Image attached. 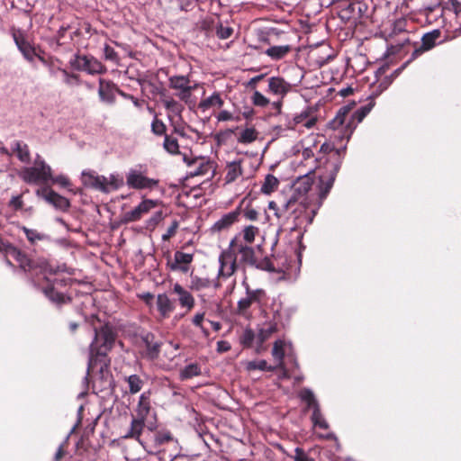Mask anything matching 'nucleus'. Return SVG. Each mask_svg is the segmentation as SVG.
Instances as JSON below:
<instances>
[{
	"mask_svg": "<svg viewBox=\"0 0 461 461\" xmlns=\"http://www.w3.org/2000/svg\"><path fill=\"white\" fill-rule=\"evenodd\" d=\"M59 70L64 75V83L65 84H67L68 86H71L73 84H77V85L79 84V76L77 74L69 73L68 71H67L66 69H63V68H59Z\"/></svg>",
	"mask_w": 461,
	"mask_h": 461,
	"instance_id": "obj_57",
	"label": "nucleus"
},
{
	"mask_svg": "<svg viewBox=\"0 0 461 461\" xmlns=\"http://www.w3.org/2000/svg\"><path fill=\"white\" fill-rule=\"evenodd\" d=\"M242 159L228 162L225 167V182L230 184L243 175Z\"/></svg>",
	"mask_w": 461,
	"mask_h": 461,
	"instance_id": "obj_29",
	"label": "nucleus"
},
{
	"mask_svg": "<svg viewBox=\"0 0 461 461\" xmlns=\"http://www.w3.org/2000/svg\"><path fill=\"white\" fill-rule=\"evenodd\" d=\"M50 182L51 184L59 185L62 187H68L71 185L69 179L64 175H59L56 176L52 175V178L50 179Z\"/></svg>",
	"mask_w": 461,
	"mask_h": 461,
	"instance_id": "obj_59",
	"label": "nucleus"
},
{
	"mask_svg": "<svg viewBox=\"0 0 461 461\" xmlns=\"http://www.w3.org/2000/svg\"><path fill=\"white\" fill-rule=\"evenodd\" d=\"M81 180L85 186L107 194V188L104 185V176H99L95 171H83Z\"/></svg>",
	"mask_w": 461,
	"mask_h": 461,
	"instance_id": "obj_16",
	"label": "nucleus"
},
{
	"mask_svg": "<svg viewBox=\"0 0 461 461\" xmlns=\"http://www.w3.org/2000/svg\"><path fill=\"white\" fill-rule=\"evenodd\" d=\"M10 206L14 210H21L23 206V201L21 195L14 196L10 201Z\"/></svg>",
	"mask_w": 461,
	"mask_h": 461,
	"instance_id": "obj_63",
	"label": "nucleus"
},
{
	"mask_svg": "<svg viewBox=\"0 0 461 461\" xmlns=\"http://www.w3.org/2000/svg\"><path fill=\"white\" fill-rule=\"evenodd\" d=\"M70 66L78 71L89 75H98L106 72L105 66L93 56L76 54L69 61Z\"/></svg>",
	"mask_w": 461,
	"mask_h": 461,
	"instance_id": "obj_7",
	"label": "nucleus"
},
{
	"mask_svg": "<svg viewBox=\"0 0 461 461\" xmlns=\"http://www.w3.org/2000/svg\"><path fill=\"white\" fill-rule=\"evenodd\" d=\"M151 410V402L149 393H143L139 398V402L136 407V415L137 417L147 420L148 415L149 414Z\"/></svg>",
	"mask_w": 461,
	"mask_h": 461,
	"instance_id": "obj_31",
	"label": "nucleus"
},
{
	"mask_svg": "<svg viewBox=\"0 0 461 461\" xmlns=\"http://www.w3.org/2000/svg\"><path fill=\"white\" fill-rule=\"evenodd\" d=\"M312 109L309 107L306 108L294 117L293 122H289L287 128L294 129L297 124H303V126L308 129L313 127L317 122V119L316 117L312 116Z\"/></svg>",
	"mask_w": 461,
	"mask_h": 461,
	"instance_id": "obj_25",
	"label": "nucleus"
},
{
	"mask_svg": "<svg viewBox=\"0 0 461 461\" xmlns=\"http://www.w3.org/2000/svg\"><path fill=\"white\" fill-rule=\"evenodd\" d=\"M278 185V179L275 176L268 174L261 186V192L266 194H270L277 188Z\"/></svg>",
	"mask_w": 461,
	"mask_h": 461,
	"instance_id": "obj_42",
	"label": "nucleus"
},
{
	"mask_svg": "<svg viewBox=\"0 0 461 461\" xmlns=\"http://www.w3.org/2000/svg\"><path fill=\"white\" fill-rule=\"evenodd\" d=\"M243 216L248 221H255L258 219V212L250 206H247L243 211Z\"/></svg>",
	"mask_w": 461,
	"mask_h": 461,
	"instance_id": "obj_60",
	"label": "nucleus"
},
{
	"mask_svg": "<svg viewBox=\"0 0 461 461\" xmlns=\"http://www.w3.org/2000/svg\"><path fill=\"white\" fill-rule=\"evenodd\" d=\"M294 452V461H312L303 448L296 447Z\"/></svg>",
	"mask_w": 461,
	"mask_h": 461,
	"instance_id": "obj_61",
	"label": "nucleus"
},
{
	"mask_svg": "<svg viewBox=\"0 0 461 461\" xmlns=\"http://www.w3.org/2000/svg\"><path fill=\"white\" fill-rule=\"evenodd\" d=\"M346 147L336 149L334 145L324 142L319 150L316 162L321 170L319 176V199L320 203L327 197L333 186L338 172L340 169Z\"/></svg>",
	"mask_w": 461,
	"mask_h": 461,
	"instance_id": "obj_4",
	"label": "nucleus"
},
{
	"mask_svg": "<svg viewBox=\"0 0 461 461\" xmlns=\"http://www.w3.org/2000/svg\"><path fill=\"white\" fill-rule=\"evenodd\" d=\"M57 283V279L50 282L45 287L42 288V293L50 301L58 306L70 303L71 298L69 296H67L63 293L56 290L55 285Z\"/></svg>",
	"mask_w": 461,
	"mask_h": 461,
	"instance_id": "obj_19",
	"label": "nucleus"
},
{
	"mask_svg": "<svg viewBox=\"0 0 461 461\" xmlns=\"http://www.w3.org/2000/svg\"><path fill=\"white\" fill-rule=\"evenodd\" d=\"M184 161L189 168V174L194 176H205L213 171V163L203 157L188 158L184 156Z\"/></svg>",
	"mask_w": 461,
	"mask_h": 461,
	"instance_id": "obj_12",
	"label": "nucleus"
},
{
	"mask_svg": "<svg viewBox=\"0 0 461 461\" xmlns=\"http://www.w3.org/2000/svg\"><path fill=\"white\" fill-rule=\"evenodd\" d=\"M14 40L19 50L23 53V57L28 61L32 62L34 56L36 55L34 48L22 34H14Z\"/></svg>",
	"mask_w": 461,
	"mask_h": 461,
	"instance_id": "obj_30",
	"label": "nucleus"
},
{
	"mask_svg": "<svg viewBox=\"0 0 461 461\" xmlns=\"http://www.w3.org/2000/svg\"><path fill=\"white\" fill-rule=\"evenodd\" d=\"M439 36L440 32L438 30H433L430 32L425 33L421 38V45L412 51L410 60H408L401 68L394 70L393 76L397 77L411 60L417 59L423 52L431 50L435 46L436 41L438 39Z\"/></svg>",
	"mask_w": 461,
	"mask_h": 461,
	"instance_id": "obj_9",
	"label": "nucleus"
},
{
	"mask_svg": "<svg viewBox=\"0 0 461 461\" xmlns=\"http://www.w3.org/2000/svg\"><path fill=\"white\" fill-rule=\"evenodd\" d=\"M254 341L257 342V336L251 329H246L240 337V344L247 348H252Z\"/></svg>",
	"mask_w": 461,
	"mask_h": 461,
	"instance_id": "obj_45",
	"label": "nucleus"
},
{
	"mask_svg": "<svg viewBox=\"0 0 461 461\" xmlns=\"http://www.w3.org/2000/svg\"><path fill=\"white\" fill-rule=\"evenodd\" d=\"M173 291L178 295V302L181 307L186 308L190 312L194 307V298L190 292L185 290L178 283L174 285Z\"/></svg>",
	"mask_w": 461,
	"mask_h": 461,
	"instance_id": "obj_27",
	"label": "nucleus"
},
{
	"mask_svg": "<svg viewBox=\"0 0 461 461\" xmlns=\"http://www.w3.org/2000/svg\"><path fill=\"white\" fill-rule=\"evenodd\" d=\"M168 86L170 89L177 91L176 96L180 101L188 105L192 104V100H190L189 76L175 75L169 77Z\"/></svg>",
	"mask_w": 461,
	"mask_h": 461,
	"instance_id": "obj_8",
	"label": "nucleus"
},
{
	"mask_svg": "<svg viewBox=\"0 0 461 461\" xmlns=\"http://www.w3.org/2000/svg\"><path fill=\"white\" fill-rule=\"evenodd\" d=\"M163 104L168 112L174 113L175 115H180L185 109L184 105L178 101L175 100L173 97L164 99Z\"/></svg>",
	"mask_w": 461,
	"mask_h": 461,
	"instance_id": "obj_44",
	"label": "nucleus"
},
{
	"mask_svg": "<svg viewBox=\"0 0 461 461\" xmlns=\"http://www.w3.org/2000/svg\"><path fill=\"white\" fill-rule=\"evenodd\" d=\"M220 268L218 278L230 277L239 267L246 266L264 268L258 264L255 250L249 245L243 243L240 237H234L229 247L222 250L219 257Z\"/></svg>",
	"mask_w": 461,
	"mask_h": 461,
	"instance_id": "obj_3",
	"label": "nucleus"
},
{
	"mask_svg": "<svg viewBox=\"0 0 461 461\" xmlns=\"http://www.w3.org/2000/svg\"><path fill=\"white\" fill-rule=\"evenodd\" d=\"M230 348H231V346H230V342H228L226 340H219L217 342V352L218 353L228 352L230 350Z\"/></svg>",
	"mask_w": 461,
	"mask_h": 461,
	"instance_id": "obj_64",
	"label": "nucleus"
},
{
	"mask_svg": "<svg viewBox=\"0 0 461 461\" xmlns=\"http://www.w3.org/2000/svg\"><path fill=\"white\" fill-rule=\"evenodd\" d=\"M291 90V85L284 78L272 77L268 79V91L282 98Z\"/></svg>",
	"mask_w": 461,
	"mask_h": 461,
	"instance_id": "obj_26",
	"label": "nucleus"
},
{
	"mask_svg": "<svg viewBox=\"0 0 461 461\" xmlns=\"http://www.w3.org/2000/svg\"><path fill=\"white\" fill-rule=\"evenodd\" d=\"M141 339L146 348V357L149 359H157L160 354L162 342L156 339V336L151 332H147L141 337Z\"/></svg>",
	"mask_w": 461,
	"mask_h": 461,
	"instance_id": "obj_20",
	"label": "nucleus"
},
{
	"mask_svg": "<svg viewBox=\"0 0 461 461\" xmlns=\"http://www.w3.org/2000/svg\"><path fill=\"white\" fill-rule=\"evenodd\" d=\"M173 440V436L170 431L158 430L154 436V443L156 447H160L166 443Z\"/></svg>",
	"mask_w": 461,
	"mask_h": 461,
	"instance_id": "obj_47",
	"label": "nucleus"
},
{
	"mask_svg": "<svg viewBox=\"0 0 461 461\" xmlns=\"http://www.w3.org/2000/svg\"><path fill=\"white\" fill-rule=\"evenodd\" d=\"M201 373V366L197 363H192L181 369L179 377L181 381H185L198 376Z\"/></svg>",
	"mask_w": 461,
	"mask_h": 461,
	"instance_id": "obj_37",
	"label": "nucleus"
},
{
	"mask_svg": "<svg viewBox=\"0 0 461 461\" xmlns=\"http://www.w3.org/2000/svg\"><path fill=\"white\" fill-rule=\"evenodd\" d=\"M104 59L106 60H110L114 63L119 62L120 59H119L118 53L113 50V48H112L108 44H105V46L104 48Z\"/></svg>",
	"mask_w": 461,
	"mask_h": 461,
	"instance_id": "obj_56",
	"label": "nucleus"
},
{
	"mask_svg": "<svg viewBox=\"0 0 461 461\" xmlns=\"http://www.w3.org/2000/svg\"><path fill=\"white\" fill-rule=\"evenodd\" d=\"M21 230L25 234L28 241L32 245H34L37 241L43 240L46 238V236L44 234L40 233L38 230H33V229H29L25 226H22Z\"/></svg>",
	"mask_w": 461,
	"mask_h": 461,
	"instance_id": "obj_46",
	"label": "nucleus"
},
{
	"mask_svg": "<svg viewBox=\"0 0 461 461\" xmlns=\"http://www.w3.org/2000/svg\"><path fill=\"white\" fill-rule=\"evenodd\" d=\"M81 180L85 186L107 194V188L104 185V176H99L95 171H83Z\"/></svg>",
	"mask_w": 461,
	"mask_h": 461,
	"instance_id": "obj_17",
	"label": "nucleus"
},
{
	"mask_svg": "<svg viewBox=\"0 0 461 461\" xmlns=\"http://www.w3.org/2000/svg\"><path fill=\"white\" fill-rule=\"evenodd\" d=\"M258 233V228L249 225L244 228L242 233L238 235L243 243L249 245L254 242L256 235Z\"/></svg>",
	"mask_w": 461,
	"mask_h": 461,
	"instance_id": "obj_43",
	"label": "nucleus"
},
{
	"mask_svg": "<svg viewBox=\"0 0 461 461\" xmlns=\"http://www.w3.org/2000/svg\"><path fill=\"white\" fill-rule=\"evenodd\" d=\"M194 260V255L189 253H184L182 251H176L174 254V262L170 264V269L173 271H181L182 273H187L189 266Z\"/></svg>",
	"mask_w": 461,
	"mask_h": 461,
	"instance_id": "obj_24",
	"label": "nucleus"
},
{
	"mask_svg": "<svg viewBox=\"0 0 461 461\" xmlns=\"http://www.w3.org/2000/svg\"><path fill=\"white\" fill-rule=\"evenodd\" d=\"M89 323L95 336L88 348L87 369L85 380L94 382V387L99 384L98 390L103 391L111 386L113 375L110 372L111 358L109 352L114 346L116 333L112 325L104 322L97 315H91Z\"/></svg>",
	"mask_w": 461,
	"mask_h": 461,
	"instance_id": "obj_2",
	"label": "nucleus"
},
{
	"mask_svg": "<svg viewBox=\"0 0 461 461\" xmlns=\"http://www.w3.org/2000/svg\"><path fill=\"white\" fill-rule=\"evenodd\" d=\"M311 419L315 427H319L323 429H327L329 428V424L325 420L321 413V408L313 410Z\"/></svg>",
	"mask_w": 461,
	"mask_h": 461,
	"instance_id": "obj_48",
	"label": "nucleus"
},
{
	"mask_svg": "<svg viewBox=\"0 0 461 461\" xmlns=\"http://www.w3.org/2000/svg\"><path fill=\"white\" fill-rule=\"evenodd\" d=\"M313 182L312 172L299 176L294 183L291 194L277 197L268 203V209L274 212L278 221V233L295 232L299 243L306 227L312 223L317 213V209L310 206L306 196Z\"/></svg>",
	"mask_w": 461,
	"mask_h": 461,
	"instance_id": "obj_1",
	"label": "nucleus"
},
{
	"mask_svg": "<svg viewBox=\"0 0 461 461\" xmlns=\"http://www.w3.org/2000/svg\"><path fill=\"white\" fill-rule=\"evenodd\" d=\"M145 420L131 415L130 428L122 438L124 439H134L142 444L140 437L145 428Z\"/></svg>",
	"mask_w": 461,
	"mask_h": 461,
	"instance_id": "obj_22",
	"label": "nucleus"
},
{
	"mask_svg": "<svg viewBox=\"0 0 461 461\" xmlns=\"http://www.w3.org/2000/svg\"><path fill=\"white\" fill-rule=\"evenodd\" d=\"M299 397L306 404V410H317L320 407L318 401L316 400L314 393L311 389L303 388L299 393Z\"/></svg>",
	"mask_w": 461,
	"mask_h": 461,
	"instance_id": "obj_34",
	"label": "nucleus"
},
{
	"mask_svg": "<svg viewBox=\"0 0 461 461\" xmlns=\"http://www.w3.org/2000/svg\"><path fill=\"white\" fill-rule=\"evenodd\" d=\"M151 131L157 136H165L167 135V126L156 116L151 123Z\"/></svg>",
	"mask_w": 461,
	"mask_h": 461,
	"instance_id": "obj_51",
	"label": "nucleus"
},
{
	"mask_svg": "<svg viewBox=\"0 0 461 461\" xmlns=\"http://www.w3.org/2000/svg\"><path fill=\"white\" fill-rule=\"evenodd\" d=\"M266 299V292L263 289L252 290L249 285L246 286V297L238 302V310L240 312H245L250 306L257 303H261Z\"/></svg>",
	"mask_w": 461,
	"mask_h": 461,
	"instance_id": "obj_15",
	"label": "nucleus"
},
{
	"mask_svg": "<svg viewBox=\"0 0 461 461\" xmlns=\"http://www.w3.org/2000/svg\"><path fill=\"white\" fill-rule=\"evenodd\" d=\"M118 86L110 80L99 78L98 95L101 101L107 104H113L115 102V93Z\"/></svg>",
	"mask_w": 461,
	"mask_h": 461,
	"instance_id": "obj_18",
	"label": "nucleus"
},
{
	"mask_svg": "<svg viewBox=\"0 0 461 461\" xmlns=\"http://www.w3.org/2000/svg\"><path fill=\"white\" fill-rule=\"evenodd\" d=\"M158 205V201L151 199L142 200L134 209L122 214L121 221L127 224L140 221L145 214L149 213Z\"/></svg>",
	"mask_w": 461,
	"mask_h": 461,
	"instance_id": "obj_10",
	"label": "nucleus"
},
{
	"mask_svg": "<svg viewBox=\"0 0 461 461\" xmlns=\"http://www.w3.org/2000/svg\"><path fill=\"white\" fill-rule=\"evenodd\" d=\"M13 152L16 154L18 159L23 163H30L31 153L29 147L26 143L20 140H15L13 144Z\"/></svg>",
	"mask_w": 461,
	"mask_h": 461,
	"instance_id": "obj_32",
	"label": "nucleus"
},
{
	"mask_svg": "<svg viewBox=\"0 0 461 461\" xmlns=\"http://www.w3.org/2000/svg\"><path fill=\"white\" fill-rule=\"evenodd\" d=\"M277 323L269 321L263 324V326L258 330V333L257 335V346L256 352L260 353L264 349V343L276 332H277Z\"/></svg>",
	"mask_w": 461,
	"mask_h": 461,
	"instance_id": "obj_23",
	"label": "nucleus"
},
{
	"mask_svg": "<svg viewBox=\"0 0 461 461\" xmlns=\"http://www.w3.org/2000/svg\"><path fill=\"white\" fill-rule=\"evenodd\" d=\"M373 106L374 104L371 102L355 112L348 105L339 108L336 116L329 122V127L335 132L334 138L348 140L357 125L363 121Z\"/></svg>",
	"mask_w": 461,
	"mask_h": 461,
	"instance_id": "obj_5",
	"label": "nucleus"
},
{
	"mask_svg": "<svg viewBox=\"0 0 461 461\" xmlns=\"http://www.w3.org/2000/svg\"><path fill=\"white\" fill-rule=\"evenodd\" d=\"M258 132L253 127L246 128L243 130L238 137V141L242 144H249L255 141L258 139Z\"/></svg>",
	"mask_w": 461,
	"mask_h": 461,
	"instance_id": "obj_41",
	"label": "nucleus"
},
{
	"mask_svg": "<svg viewBox=\"0 0 461 461\" xmlns=\"http://www.w3.org/2000/svg\"><path fill=\"white\" fill-rule=\"evenodd\" d=\"M251 100L254 105L259 107H266L269 104V100L258 91L254 92Z\"/></svg>",
	"mask_w": 461,
	"mask_h": 461,
	"instance_id": "obj_55",
	"label": "nucleus"
},
{
	"mask_svg": "<svg viewBox=\"0 0 461 461\" xmlns=\"http://www.w3.org/2000/svg\"><path fill=\"white\" fill-rule=\"evenodd\" d=\"M233 33V29L230 26L220 23L216 27V35L221 40L229 39Z\"/></svg>",
	"mask_w": 461,
	"mask_h": 461,
	"instance_id": "obj_53",
	"label": "nucleus"
},
{
	"mask_svg": "<svg viewBox=\"0 0 461 461\" xmlns=\"http://www.w3.org/2000/svg\"><path fill=\"white\" fill-rule=\"evenodd\" d=\"M240 213L241 209L240 207H238L234 211L224 214L221 219L214 222L211 230L212 232H221L224 230H228L232 224L239 221Z\"/></svg>",
	"mask_w": 461,
	"mask_h": 461,
	"instance_id": "obj_21",
	"label": "nucleus"
},
{
	"mask_svg": "<svg viewBox=\"0 0 461 461\" xmlns=\"http://www.w3.org/2000/svg\"><path fill=\"white\" fill-rule=\"evenodd\" d=\"M126 183L130 188L142 190L153 189L158 185V180L145 176L141 172L131 170L126 176Z\"/></svg>",
	"mask_w": 461,
	"mask_h": 461,
	"instance_id": "obj_13",
	"label": "nucleus"
},
{
	"mask_svg": "<svg viewBox=\"0 0 461 461\" xmlns=\"http://www.w3.org/2000/svg\"><path fill=\"white\" fill-rule=\"evenodd\" d=\"M404 25H405V21L404 20H399V21H397L394 23L393 31V33L402 32V36H403L402 39V42L401 44H398V46L401 47V48L404 47L406 43L410 42V40H409V37H408V33L404 30Z\"/></svg>",
	"mask_w": 461,
	"mask_h": 461,
	"instance_id": "obj_50",
	"label": "nucleus"
},
{
	"mask_svg": "<svg viewBox=\"0 0 461 461\" xmlns=\"http://www.w3.org/2000/svg\"><path fill=\"white\" fill-rule=\"evenodd\" d=\"M284 347H285L284 341L281 340V339H278V340L275 341L274 346H273V349H272L273 357L276 360L279 361L280 365L283 364V360H284V357H285Z\"/></svg>",
	"mask_w": 461,
	"mask_h": 461,
	"instance_id": "obj_49",
	"label": "nucleus"
},
{
	"mask_svg": "<svg viewBox=\"0 0 461 461\" xmlns=\"http://www.w3.org/2000/svg\"><path fill=\"white\" fill-rule=\"evenodd\" d=\"M179 228V221L177 220H174L171 225L167 228V231L162 235L163 241L170 240L176 234Z\"/></svg>",
	"mask_w": 461,
	"mask_h": 461,
	"instance_id": "obj_54",
	"label": "nucleus"
},
{
	"mask_svg": "<svg viewBox=\"0 0 461 461\" xmlns=\"http://www.w3.org/2000/svg\"><path fill=\"white\" fill-rule=\"evenodd\" d=\"M125 381L129 385V391L131 394L139 393L144 384V381L138 375H131L125 377Z\"/></svg>",
	"mask_w": 461,
	"mask_h": 461,
	"instance_id": "obj_40",
	"label": "nucleus"
},
{
	"mask_svg": "<svg viewBox=\"0 0 461 461\" xmlns=\"http://www.w3.org/2000/svg\"><path fill=\"white\" fill-rule=\"evenodd\" d=\"M157 308L162 319H167L175 310V304L166 294L157 296Z\"/></svg>",
	"mask_w": 461,
	"mask_h": 461,
	"instance_id": "obj_28",
	"label": "nucleus"
},
{
	"mask_svg": "<svg viewBox=\"0 0 461 461\" xmlns=\"http://www.w3.org/2000/svg\"><path fill=\"white\" fill-rule=\"evenodd\" d=\"M212 285V281L206 277H200L198 276H190V289L193 291H202L203 289L209 288Z\"/></svg>",
	"mask_w": 461,
	"mask_h": 461,
	"instance_id": "obj_35",
	"label": "nucleus"
},
{
	"mask_svg": "<svg viewBox=\"0 0 461 461\" xmlns=\"http://www.w3.org/2000/svg\"><path fill=\"white\" fill-rule=\"evenodd\" d=\"M163 147L170 154L176 155L179 153V144L177 139L171 134L164 136Z\"/></svg>",
	"mask_w": 461,
	"mask_h": 461,
	"instance_id": "obj_39",
	"label": "nucleus"
},
{
	"mask_svg": "<svg viewBox=\"0 0 461 461\" xmlns=\"http://www.w3.org/2000/svg\"><path fill=\"white\" fill-rule=\"evenodd\" d=\"M163 220V212L158 211L156 212L148 221H147V228L148 229H155V227Z\"/></svg>",
	"mask_w": 461,
	"mask_h": 461,
	"instance_id": "obj_58",
	"label": "nucleus"
},
{
	"mask_svg": "<svg viewBox=\"0 0 461 461\" xmlns=\"http://www.w3.org/2000/svg\"><path fill=\"white\" fill-rule=\"evenodd\" d=\"M36 195L43 198L47 203L56 209L66 212L70 207V202L66 197L60 195L50 186H44L36 191Z\"/></svg>",
	"mask_w": 461,
	"mask_h": 461,
	"instance_id": "obj_11",
	"label": "nucleus"
},
{
	"mask_svg": "<svg viewBox=\"0 0 461 461\" xmlns=\"http://www.w3.org/2000/svg\"><path fill=\"white\" fill-rule=\"evenodd\" d=\"M349 7L351 8V10L353 12H355L357 10L358 14H359V16H361L362 13L366 12V9H367V5L366 4H364V3H361V2L351 3L349 5Z\"/></svg>",
	"mask_w": 461,
	"mask_h": 461,
	"instance_id": "obj_62",
	"label": "nucleus"
},
{
	"mask_svg": "<svg viewBox=\"0 0 461 461\" xmlns=\"http://www.w3.org/2000/svg\"><path fill=\"white\" fill-rule=\"evenodd\" d=\"M223 103L224 102L220 94L215 92L210 97L201 100L198 104V109H200L202 112H205L212 106L221 108L223 105Z\"/></svg>",
	"mask_w": 461,
	"mask_h": 461,
	"instance_id": "obj_33",
	"label": "nucleus"
},
{
	"mask_svg": "<svg viewBox=\"0 0 461 461\" xmlns=\"http://www.w3.org/2000/svg\"><path fill=\"white\" fill-rule=\"evenodd\" d=\"M291 51L289 45L273 46L268 48L265 53L272 59L278 60L285 58Z\"/></svg>",
	"mask_w": 461,
	"mask_h": 461,
	"instance_id": "obj_36",
	"label": "nucleus"
},
{
	"mask_svg": "<svg viewBox=\"0 0 461 461\" xmlns=\"http://www.w3.org/2000/svg\"><path fill=\"white\" fill-rule=\"evenodd\" d=\"M104 185L106 186L108 194L111 191L118 190L124 185L123 177L120 175L112 174L109 177H105Z\"/></svg>",
	"mask_w": 461,
	"mask_h": 461,
	"instance_id": "obj_38",
	"label": "nucleus"
},
{
	"mask_svg": "<svg viewBox=\"0 0 461 461\" xmlns=\"http://www.w3.org/2000/svg\"><path fill=\"white\" fill-rule=\"evenodd\" d=\"M20 177L27 184H48L52 178V169L42 157L37 154L33 165L21 170Z\"/></svg>",
	"mask_w": 461,
	"mask_h": 461,
	"instance_id": "obj_6",
	"label": "nucleus"
},
{
	"mask_svg": "<svg viewBox=\"0 0 461 461\" xmlns=\"http://www.w3.org/2000/svg\"><path fill=\"white\" fill-rule=\"evenodd\" d=\"M5 254L12 256L18 262L19 267L24 272H31L37 267L36 262L32 260L26 252L14 246L12 243L7 246Z\"/></svg>",
	"mask_w": 461,
	"mask_h": 461,
	"instance_id": "obj_14",
	"label": "nucleus"
},
{
	"mask_svg": "<svg viewBox=\"0 0 461 461\" xmlns=\"http://www.w3.org/2000/svg\"><path fill=\"white\" fill-rule=\"evenodd\" d=\"M249 370L274 371L276 367L267 365L266 360L251 361L248 364Z\"/></svg>",
	"mask_w": 461,
	"mask_h": 461,
	"instance_id": "obj_52",
	"label": "nucleus"
}]
</instances>
